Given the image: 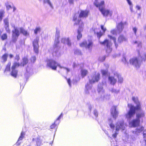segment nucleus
<instances>
[{"mask_svg":"<svg viewBox=\"0 0 146 146\" xmlns=\"http://www.w3.org/2000/svg\"><path fill=\"white\" fill-rule=\"evenodd\" d=\"M132 99L136 104V106L135 107L131 104H128V106L130 108V110L125 115L126 117L128 119H130L134 115L136 110H141V103L139 102L137 97L133 96Z\"/></svg>","mask_w":146,"mask_h":146,"instance_id":"1","label":"nucleus"},{"mask_svg":"<svg viewBox=\"0 0 146 146\" xmlns=\"http://www.w3.org/2000/svg\"><path fill=\"white\" fill-rule=\"evenodd\" d=\"M89 14V11L88 10L81 11L79 15L78 16L77 14H75L73 17V21L75 22V24L77 25L82 23L81 21L80 17H87Z\"/></svg>","mask_w":146,"mask_h":146,"instance_id":"2","label":"nucleus"},{"mask_svg":"<svg viewBox=\"0 0 146 146\" xmlns=\"http://www.w3.org/2000/svg\"><path fill=\"white\" fill-rule=\"evenodd\" d=\"M115 130L116 131H118L120 129L123 130L125 129L126 125L124 124L123 121H119L117 122L115 125ZM118 134L116 132L115 134L112 135V136L114 138H115Z\"/></svg>","mask_w":146,"mask_h":146,"instance_id":"3","label":"nucleus"},{"mask_svg":"<svg viewBox=\"0 0 146 146\" xmlns=\"http://www.w3.org/2000/svg\"><path fill=\"white\" fill-rule=\"evenodd\" d=\"M130 63L132 64L136 68H139L140 66L142 60L140 57L132 58L130 60Z\"/></svg>","mask_w":146,"mask_h":146,"instance_id":"4","label":"nucleus"},{"mask_svg":"<svg viewBox=\"0 0 146 146\" xmlns=\"http://www.w3.org/2000/svg\"><path fill=\"white\" fill-rule=\"evenodd\" d=\"M47 66L51 68L52 70H56L58 66L60 68H62V66L57 63L54 60H49L47 62Z\"/></svg>","mask_w":146,"mask_h":146,"instance_id":"5","label":"nucleus"},{"mask_svg":"<svg viewBox=\"0 0 146 146\" xmlns=\"http://www.w3.org/2000/svg\"><path fill=\"white\" fill-rule=\"evenodd\" d=\"M100 44H101L106 45L107 47L106 52L108 53H110L112 51V49L111 48V43L110 41L108 40H106L103 42H101L99 41Z\"/></svg>","mask_w":146,"mask_h":146,"instance_id":"6","label":"nucleus"},{"mask_svg":"<svg viewBox=\"0 0 146 146\" xmlns=\"http://www.w3.org/2000/svg\"><path fill=\"white\" fill-rule=\"evenodd\" d=\"M101 28L103 30L102 32L99 30V28H96L94 30V33L97 35V37L99 38H100L104 34L106 30V28L102 25L101 26Z\"/></svg>","mask_w":146,"mask_h":146,"instance_id":"7","label":"nucleus"},{"mask_svg":"<svg viewBox=\"0 0 146 146\" xmlns=\"http://www.w3.org/2000/svg\"><path fill=\"white\" fill-rule=\"evenodd\" d=\"M102 85L101 84H99L98 86V92L99 95H100L102 97H104V92L103 89V86H105L106 82L105 81L103 82Z\"/></svg>","mask_w":146,"mask_h":146,"instance_id":"8","label":"nucleus"},{"mask_svg":"<svg viewBox=\"0 0 146 146\" xmlns=\"http://www.w3.org/2000/svg\"><path fill=\"white\" fill-rule=\"evenodd\" d=\"M12 27L14 28V30L12 31V37L13 41H15V39L19 36L20 33L17 28L15 27L14 25H12Z\"/></svg>","mask_w":146,"mask_h":146,"instance_id":"9","label":"nucleus"},{"mask_svg":"<svg viewBox=\"0 0 146 146\" xmlns=\"http://www.w3.org/2000/svg\"><path fill=\"white\" fill-rule=\"evenodd\" d=\"M39 40V38L36 37V39L34 40L33 42L34 50L35 53L37 54L38 52V48L39 47V46L38 43Z\"/></svg>","mask_w":146,"mask_h":146,"instance_id":"10","label":"nucleus"},{"mask_svg":"<svg viewBox=\"0 0 146 146\" xmlns=\"http://www.w3.org/2000/svg\"><path fill=\"white\" fill-rule=\"evenodd\" d=\"M82 47H84L86 48H89L92 47L93 46V42L91 40L84 41L80 44Z\"/></svg>","mask_w":146,"mask_h":146,"instance_id":"11","label":"nucleus"},{"mask_svg":"<svg viewBox=\"0 0 146 146\" xmlns=\"http://www.w3.org/2000/svg\"><path fill=\"white\" fill-rule=\"evenodd\" d=\"M140 119H134L131 120L129 123V126L131 127H135L139 125Z\"/></svg>","mask_w":146,"mask_h":146,"instance_id":"12","label":"nucleus"},{"mask_svg":"<svg viewBox=\"0 0 146 146\" xmlns=\"http://www.w3.org/2000/svg\"><path fill=\"white\" fill-rule=\"evenodd\" d=\"M99 10L104 16H106L108 15L111 16L112 14V11H110L109 10L106 9L104 8H101L100 7Z\"/></svg>","mask_w":146,"mask_h":146,"instance_id":"13","label":"nucleus"},{"mask_svg":"<svg viewBox=\"0 0 146 146\" xmlns=\"http://www.w3.org/2000/svg\"><path fill=\"white\" fill-rule=\"evenodd\" d=\"M100 74L97 73L93 76L91 79H90V84H93L95 82H98L100 79Z\"/></svg>","mask_w":146,"mask_h":146,"instance_id":"14","label":"nucleus"},{"mask_svg":"<svg viewBox=\"0 0 146 146\" xmlns=\"http://www.w3.org/2000/svg\"><path fill=\"white\" fill-rule=\"evenodd\" d=\"M84 24L83 23H81V25H80L78 31V35L77 36V39L79 40L81 38L82 36V35L81 33V32L83 30Z\"/></svg>","mask_w":146,"mask_h":146,"instance_id":"15","label":"nucleus"},{"mask_svg":"<svg viewBox=\"0 0 146 146\" xmlns=\"http://www.w3.org/2000/svg\"><path fill=\"white\" fill-rule=\"evenodd\" d=\"M116 107L113 106L111 108V113L113 117L115 119L117 116L118 113L116 111Z\"/></svg>","mask_w":146,"mask_h":146,"instance_id":"16","label":"nucleus"},{"mask_svg":"<svg viewBox=\"0 0 146 146\" xmlns=\"http://www.w3.org/2000/svg\"><path fill=\"white\" fill-rule=\"evenodd\" d=\"M20 64L19 62H15L12 66L11 68L12 70V74L13 75V72H15V73H17V70H15V68L16 67H18L19 66Z\"/></svg>","mask_w":146,"mask_h":146,"instance_id":"17","label":"nucleus"},{"mask_svg":"<svg viewBox=\"0 0 146 146\" xmlns=\"http://www.w3.org/2000/svg\"><path fill=\"white\" fill-rule=\"evenodd\" d=\"M123 24L122 22L119 23L117 26V32L119 34L122 31L123 28Z\"/></svg>","mask_w":146,"mask_h":146,"instance_id":"18","label":"nucleus"},{"mask_svg":"<svg viewBox=\"0 0 146 146\" xmlns=\"http://www.w3.org/2000/svg\"><path fill=\"white\" fill-rule=\"evenodd\" d=\"M144 129V127H139L137 128L135 131H133V133L134 134H135L136 135L138 134L141 132Z\"/></svg>","mask_w":146,"mask_h":146,"instance_id":"19","label":"nucleus"},{"mask_svg":"<svg viewBox=\"0 0 146 146\" xmlns=\"http://www.w3.org/2000/svg\"><path fill=\"white\" fill-rule=\"evenodd\" d=\"M59 43V38H55L54 41V49L55 50V49H56V48L59 49L58 44Z\"/></svg>","mask_w":146,"mask_h":146,"instance_id":"20","label":"nucleus"},{"mask_svg":"<svg viewBox=\"0 0 146 146\" xmlns=\"http://www.w3.org/2000/svg\"><path fill=\"white\" fill-rule=\"evenodd\" d=\"M114 77H117L118 79V82L120 83H121L123 82V78L121 77L120 75L117 72H115L114 73Z\"/></svg>","mask_w":146,"mask_h":146,"instance_id":"21","label":"nucleus"},{"mask_svg":"<svg viewBox=\"0 0 146 146\" xmlns=\"http://www.w3.org/2000/svg\"><path fill=\"white\" fill-rule=\"evenodd\" d=\"M109 81L110 82V83L112 84H115L117 82L116 79L113 77H109Z\"/></svg>","mask_w":146,"mask_h":146,"instance_id":"22","label":"nucleus"},{"mask_svg":"<svg viewBox=\"0 0 146 146\" xmlns=\"http://www.w3.org/2000/svg\"><path fill=\"white\" fill-rule=\"evenodd\" d=\"M81 76L84 78L88 73V71L86 69H82L81 70Z\"/></svg>","mask_w":146,"mask_h":146,"instance_id":"23","label":"nucleus"},{"mask_svg":"<svg viewBox=\"0 0 146 146\" xmlns=\"http://www.w3.org/2000/svg\"><path fill=\"white\" fill-rule=\"evenodd\" d=\"M96 1L97 0H96V2L94 3V4L95 5V6L97 7H99V8L100 7L101 8H103L102 7V6L104 4V1H102L100 3L98 4H97Z\"/></svg>","mask_w":146,"mask_h":146,"instance_id":"24","label":"nucleus"},{"mask_svg":"<svg viewBox=\"0 0 146 146\" xmlns=\"http://www.w3.org/2000/svg\"><path fill=\"white\" fill-rule=\"evenodd\" d=\"M28 62V59L26 57H24L23 59V62L21 64V66H24L27 64Z\"/></svg>","mask_w":146,"mask_h":146,"instance_id":"25","label":"nucleus"},{"mask_svg":"<svg viewBox=\"0 0 146 146\" xmlns=\"http://www.w3.org/2000/svg\"><path fill=\"white\" fill-rule=\"evenodd\" d=\"M20 30L21 33H22L24 35L27 36L29 35V33L23 28H21Z\"/></svg>","mask_w":146,"mask_h":146,"instance_id":"26","label":"nucleus"},{"mask_svg":"<svg viewBox=\"0 0 146 146\" xmlns=\"http://www.w3.org/2000/svg\"><path fill=\"white\" fill-rule=\"evenodd\" d=\"M125 40H126V38L124 36L122 35L120 36L118 39V41L119 43H121Z\"/></svg>","mask_w":146,"mask_h":146,"instance_id":"27","label":"nucleus"},{"mask_svg":"<svg viewBox=\"0 0 146 146\" xmlns=\"http://www.w3.org/2000/svg\"><path fill=\"white\" fill-rule=\"evenodd\" d=\"M70 39L69 38H62L61 40L62 42L66 44Z\"/></svg>","mask_w":146,"mask_h":146,"instance_id":"28","label":"nucleus"},{"mask_svg":"<svg viewBox=\"0 0 146 146\" xmlns=\"http://www.w3.org/2000/svg\"><path fill=\"white\" fill-rule=\"evenodd\" d=\"M108 37L110 38V39H112L113 41L115 44V47L117 48V47L118 45L116 43V38L115 37H112L110 35H108Z\"/></svg>","mask_w":146,"mask_h":146,"instance_id":"29","label":"nucleus"},{"mask_svg":"<svg viewBox=\"0 0 146 146\" xmlns=\"http://www.w3.org/2000/svg\"><path fill=\"white\" fill-rule=\"evenodd\" d=\"M36 139L37 145L38 146H40L41 143V141L40 137L37 138Z\"/></svg>","mask_w":146,"mask_h":146,"instance_id":"30","label":"nucleus"},{"mask_svg":"<svg viewBox=\"0 0 146 146\" xmlns=\"http://www.w3.org/2000/svg\"><path fill=\"white\" fill-rule=\"evenodd\" d=\"M144 115L143 113H137L136 114V118L139 119L140 118L144 116Z\"/></svg>","mask_w":146,"mask_h":146,"instance_id":"31","label":"nucleus"},{"mask_svg":"<svg viewBox=\"0 0 146 146\" xmlns=\"http://www.w3.org/2000/svg\"><path fill=\"white\" fill-rule=\"evenodd\" d=\"M5 13V11L3 10L0 11V20H1Z\"/></svg>","mask_w":146,"mask_h":146,"instance_id":"32","label":"nucleus"},{"mask_svg":"<svg viewBox=\"0 0 146 146\" xmlns=\"http://www.w3.org/2000/svg\"><path fill=\"white\" fill-rule=\"evenodd\" d=\"M5 26H9L8 20L7 18H5L3 20Z\"/></svg>","mask_w":146,"mask_h":146,"instance_id":"33","label":"nucleus"},{"mask_svg":"<svg viewBox=\"0 0 146 146\" xmlns=\"http://www.w3.org/2000/svg\"><path fill=\"white\" fill-rule=\"evenodd\" d=\"M122 61L123 63L125 64H127L128 62L127 60L126 59V58L125 57H123L122 59L121 60Z\"/></svg>","mask_w":146,"mask_h":146,"instance_id":"34","label":"nucleus"},{"mask_svg":"<svg viewBox=\"0 0 146 146\" xmlns=\"http://www.w3.org/2000/svg\"><path fill=\"white\" fill-rule=\"evenodd\" d=\"M8 56V55L7 54H5L3 56L2 59L3 60L4 62H5L7 60Z\"/></svg>","mask_w":146,"mask_h":146,"instance_id":"35","label":"nucleus"},{"mask_svg":"<svg viewBox=\"0 0 146 146\" xmlns=\"http://www.w3.org/2000/svg\"><path fill=\"white\" fill-rule=\"evenodd\" d=\"M108 72L107 69L106 70H101L102 74L103 75L105 76L107 75Z\"/></svg>","mask_w":146,"mask_h":146,"instance_id":"36","label":"nucleus"},{"mask_svg":"<svg viewBox=\"0 0 146 146\" xmlns=\"http://www.w3.org/2000/svg\"><path fill=\"white\" fill-rule=\"evenodd\" d=\"M11 65V62H9L8 63L7 65L6 66V68L5 70V71H8L10 70Z\"/></svg>","mask_w":146,"mask_h":146,"instance_id":"37","label":"nucleus"},{"mask_svg":"<svg viewBox=\"0 0 146 146\" xmlns=\"http://www.w3.org/2000/svg\"><path fill=\"white\" fill-rule=\"evenodd\" d=\"M1 38L3 40L6 39L7 37V36L6 34H4L1 36Z\"/></svg>","mask_w":146,"mask_h":146,"instance_id":"38","label":"nucleus"},{"mask_svg":"<svg viewBox=\"0 0 146 146\" xmlns=\"http://www.w3.org/2000/svg\"><path fill=\"white\" fill-rule=\"evenodd\" d=\"M74 54L76 55H80L81 54V52L80 50H76L74 51Z\"/></svg>","mask_w":146,"mask_h":146,"instance_id":"39","label":"nucleus"},{"mask_svg":"<svg viewBox=\"0 0 146 146\" xmlns=\"http://www.w3.org/2000/svg\"><path fill=\"white\" fill-rule=\"evenodd\" d=\"M24 135H25L24 133L23 132H22L21 133V135L20 136L18 140V141H19L20 140H21L23 138Z\"/></svg>","mask_w":146,"mask_h":146,"instance_id":"40","label":"nucleus"},{"mask_svg":"<svg viewBox=\"0 0 146 146\" xmlns=\"http://www.w3.org/2000/svg\"><path fill=\"white\" fill-rule=\"evenodd\" d=\"M44 2L45 3H47L48 5H49L52 8H53V6H52V4H51V2H50V1H49V0H45L44 1Z\"/></svg>","mask_w":146,"mask_h":146,"instance_id":"41","label":"nucleus"},{"mask_svg":"<svg viewBox=\"0 0 146 146\" xmlns=\"http://www.w3.org/2000/svg\"><path fill=\"white\" fill-rule=\"evenodd\" d=\"M60 32L59 31L57 30L56 31V34L55 35V38H59L60 37Z\"/></svg>","mask_w":146,"mask_h":146,"instance_id":"42","label":"nucleus"},{"mask_svg":"<svg viewBox=\"0 0 146 146\" xmlns=\"http://www.w3.org/2000/svg\"><path fill=\"white\" fill-rule=\"evenodd\" d=\"M118 31L117 30H112L111 31V34H112L113 35H116L117 34H119L117 32Z\"/></svg>","mask_w":146,"mask_h":146,"instance_id":"43","label":"nucleus"},{"mask_svg":"<svg viewBox=\"0 0 146 146\" xmlns=\"http://www.w3.org/2000/svg\"><path fill=\"white\" fill-rule=\"evenodd\" d=\"M86 89L87 90H90L91 88V85L87 84L86 86Z\"/></svg>","mask_w":146,"mask_h":146,"instance_id":"44","label":"nucleus"},{"mask_svg":"<svg viewBox=\"0 0 146 146\" xmlns=\"http://www.w3.org/2000/svg\"><path fill=\"white\" fill-rule=\"evenodd\" d=\"M5 27L6 31L8 33H10V30L9 28V26H5Z\"/></svg>","mask_w":146,"mask_h":146,"instance_id":"45","label":"nucleus"},{"mask_svg":"<svg viewBox=\"0 0 146 146\" xmlns=\"http://www.w3.org/2000/svg\"><path fill=\"white\" fill-rule=\"evenodd\" d=\"M40 29L39 28H37L34 31V33L35 34H37L38 32H40Z\"/></svg>","mask_w":146,"mask_h":146,"instance_id":"46","label":"nucleus"},{"mask_svg":"<svg viewBox=\"0 0 146 146\" xmlns=\"http://www.w3.org/2000/svg\"><path fill=\"white\" fill-rule=\"evenodd\" d=\"M143 146H146V139H144V140L141 141Z\"/></svg>","mask_w":146,"mask_h":146,"instance_id":"47","label":"nucleus"},{"mask_svg":"<svg viewBox=\"0 0 146 146\" xmlns=\"http://www.w3.org/2000/svg\"><path fill=\"white\" fill-rule=\"evenodd\" d=\"M135 43H137L138 44V45H137L139 47H141V46L142 45H141V42H137L136 41H135Z\"/></svg>","mask_w":146,"mask_h":146,"instance_id":"48","label":"nucleus"},{"mask_svg":"<svg viewBox=\"0 0 146 146\" xmlns=\"http://www.w3.org/2000/svg\"><path fill=\"white\" fill-rule=\"evenodd\" d=\"M15 60H16L17 61H18L19 60V59H20V57H19V55L17 54L15 56Z\"/></svg>","mask_w":146,"mask_h":146,"instance_id":"49","label":"nucleus"},{"mask_svg":"<svg viewBox=\"0 0 146 146\" xmlns=\"http://www.w3.org/2000/svg\"><path fill=\"white\" fill-rule=\"evenodd\" d=\"M36 60V57L34 56L31 57V60L32 62H34Z\"/></svg>","mask_w":146,"mask_h":146,"instance_id":"50","label":"nucleus"},{"mask_svg":"<svg viewBox=\"0 0 146 146\" xmlns=\"http://www.w3.org/2000/svg\"><path fill=\"white\" fill-rule=\"evenodd\" d=\"M66 44L69 46H70L71 45V42L70 40Z\"/></svg>","mask_w":146,"mask_h":146,"instance_id":"51","label":"nucleus"},{"mask_svg":"<svg viewBox=\"0 0 146 146\" xmlns=\"http://www.w3.org/2000/svg\"><path fill=\"white\" fill-rule=\"evenodd\" d=\"M110 126L111 128L113 129H114L115 127V125H114L112 123H111L110 125Z\"/></svg>","mask_w":146,"mask_h":146,"instance_id":"52","label":"nucleus"},{"mask_svg":"<svg viewBox=\"0 0 146 146\" xmlns=\"http://www.w3.org/2000/svg\"><path fill=\"white\" fill-rule=\"evenodd\" d=\"M17 70L16 73H15V72H13V74H12V72H11V74L13 76L15 77H16L17 75Z\"/></svg>","mask_w":146,"mask_h":146,"instance_id":"53","label":"nucleus"},{"mask_svg":"<svg viewBox=\"0 0 146 146\" xmlns=\"http://www.w3.org/2000/svg\"><path fill=\"white\" fill-rule=\"evenodd\" d=\"M119 92V90H117L116 89H113V90L112 92H114L115 93H118Z\"/></svg>","mask_w":146,"mask_h":146,"instance_id":"54","label":"nucleus"},{"mask_svg":"<svg viewBox=\"0 0 146 146\" xmlns=\"http://www.w3.org/2000/svg\"><path fill=\"white\" fill-rule=\"evenodd\" d=\"M62 68H63L65 69H66V70L67 72H68L70 71V69L69 68H66V67H62Z\"/></svg>","mask_w":146,"mask_h":146,"instance_id":"55","label":"nucleus"},{"mask_svg":"<svg viewBox=\"0 0 146 146\" xmlns=\"http://www.w3.org/2000/svg\"><path fill=\"white\" fill-rule=\"evenodd\" d=\"M67 82H68V84H69V85L70 86H71V84H70V78H68L67 79Z\"/></svg>","mask_w":146,"mask_h":146,"instance_id":"56","label":"nucleus"},{"mask_svg":"<svg viewBox=\"0 0 146 146\" xmlns=\"http://www.w3.org/2000/svg\"><path fill=\"white\" fill-rule=\"evenodd\" d=\"M94 115H95L96 116H97L98 115V113L97 111L96 110H95L94 111Z\"/></svg>","mask_w":146,"mask_h":146,"instance_id":"57","label":"nucleus"},{"mask_svg":"<svg viewBox=\"0 0 146 146\" xmlns=\"http://www.w3.org/2000/svg\"><path fill=\"white\" fill-rule=\"evenodd\" d=\"M137 30V29L136 28L134 27L133 28V30L135 34H136Z\"/></svg>","mask_w":146,"mask_h":146,"instance_id":"58","label":"nucleus"},{"mask_svg":"<svg viewBox=\"0 0 146 146\" xmlns=\"http://www.w3.org/2000/svg\"><path fill=\"white\" fill-rule=\"evenodd\" d=\"M55 127V125L54 124H53L50 126V128L51 129L54 128Z\"/></svg>","mask_w":146,"mask_h":146,"instance_id":"59","label":"nucleus"},{"mask_svg":"<svg viewBox=\"0 0 146 146\" xmlns=\"http://www.w3.org/2000/svg\"><path fill=\"white\" fill-rule=\"evenodd\" d=\"M105 57H102V59H101L100 58V60L101 61H103L105 60Z\"/></svg>","mask_w":146,"mask_h":146,"instance_id":"60","label":"nucleus"},{"mask_svg":"<svg viewBox=\"0 0 146 146\" xmlns=\"http://www.w3.org/2000/svg\"><path fill=\"white\" fill-rule=\"evenodd\" d=\"M77 66V64H76V63H74L73 64V68H75V67H76V66Z\"/></svg>","mask_w":146,"mask_h":146,"instance_id":"61","label":"nucleus"},{"mask_svg":"<svg viewBox=\"0 0 146 146\" xmlns=\"http://www.w3.org/2000/svg\"><path fill=\"white\" fill-rule=\"evenodd\" d=\"M127 1L129 5H131V3L130 0H127Z\"/></svg>","mask_w":146,"mask_h":146,"instance_id":"62","label":"nucleus"},{"mask_svg":"<svg viewBox=\"0 0 146 146\" xmlns=\"http://www.w3.org/2000/svg\"><path fill=\"white\" fill-rule=\"evenodd\" d=\"M9 56L10 58H11L13 57V56L12 54H9Z\"/></svg>","mask_w":146,"mask_h":146,"instance_id":"63","label":"nucleus"},{"mask_svg":"<svg viewBox=\"0 0 146 146\" xmlns=\"http://www.w3.org/2000/svg\"><path fill=\"white\" fill-rule=\"evenodd\" d=\"M11 6L10 5H8L7 6V9H9L10 8H11Z\"/></svg>","mask_w":146,"mask_h":146,"instance_id":"64","label":"nucleus"}]
</instances>
